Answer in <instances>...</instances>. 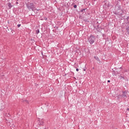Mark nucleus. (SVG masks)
Masks as SVG:
<instances>
[{"instance_id":"nucleus-1","label":"nucleus","mask_w":129,"mask_h":129,"mask_svg":"<svg viewBox=\"0 0 129 129\" xmlns=\"http://www.w3.org/2000/svg\"><path fill=\"white\" fill-rule=\"evenodd\" d=\"M26 7L27 8L28 10L29 11L31 10L32 11H34V9L36 8L33 3L30 2L26 4Z\"/></svg>"},{"instance_id":"nucleus-2","label":"nucleus","mask_w":129,"mask_h":129,"mask_svg":"<svg viewBox=\"0 0 129 129\" xmlns=\"http://www.w3.org/2000/svg\"><path fill=\"white\" fill-rule=\"evenodd\" d=\"M88 42L90 43V45H92L95 41V36L94 35H91L88 39Z\"/></svg>"},{"instance_id":"nucleus-3","label":"nucleus","mask_w":129,"mask_h":129,"mask_svg":"<svg viewBox=\"0 0 129 129\" xmlns=\"http://www.w3.org/2000/svg\"><path fill=\"white\" fill-rule=\"evenodd\" d=\"M126 94H127V92H126V91H123L122 97H123V98H126Z\"/></svg>"},{"instance_id":"nucleus-4","label":"nucleus","mask_w":129,"mask_h":129,"mask_svg":"<svg viewBox=\"0 0 129 129\" xmlns=\"http://www.w3.org/2000/svg\"><path fill=\"white\" fill-rule=\"evenodd\" d=\"M8 7L9 9H12V8H13V6H12L11 3H8Z\"/></svg>"},{"instance_id":"nucleus-5","label":"nucleus","mask_w":129,"mask_h":129,"mask_svg":"<svg viewBox=\"0 0 129 129\" xmlns=\"http://www.w3.org/2000/svg\"><path fill=\"white\" fill-rule=\"evenodd\" d=\"M94 59H95L96 60H97V61H100V60H99V58H98V57L94 56Z\"/></svg>"},{"instance_id":"nucleus-6","label":"nucleus","mask_w":129,"mask_h":129,"mask_svg":"<svg viewBox=\"0 0 129 129\" xmlns=\"http://www.w3.org/2000/svg\"><path fill=\"white\" fill-rule=\"evenodd\" d=\"M36 33L37 35H38V34H39V33H40V30L39 29H37V30H36Z\"/></svg>"},{"instance_id":"nucleus-7","label":"nucleus","mask_w":129,"mask_h":129,"mask_svg":"<svg viewBox=\"0 0 129 129\" xmlns=\"http://www.w3.org/2000/svg\"><path fill=\"white\" fill-rule=\"evenodd\" d=\"M40 122L41 125H43V124H44V121L43 120L40 121Z\"/></svg>"},{"instance_id":"nucleus-8","label":"nucleus","mask_w":129,"mask_h":129,"mask_svg":"<svg viewBox=\"0 0 129 129\" xmlns=\"http://www.w3.org/2000/svg\"><path fill=\"white\" fill-rule=\"evenodd\" d=\"M81 13H84V12H85V9H83L82 10H81Z\"/></svg>"},{"instance_id":"nucleus-9","label":"nucleus","mask_w":129,"mask_h":129,"mask_svg":"<svg viewBox=\"0 0 129 129\" xmlns=\"http://www.w3.org/2000/svg\"><path fill=\"white\" fill-rule=\"evenodd\" d=\"M99 28V25H97V28H96V30L98 32H99V30H98V28Z\"/></svg>"},{"instance_id":"nucleus-10","label":"nucleus","mask_w":129,"mask_h":129,"mask_svg":"<svg viewBox=\"0 0 129 129\" xmlns=\"http://www.w3.org/2000/svg\"><path fill=\"white\" fill-rule=\"evenodd\" d=\"M120 79H123V80H124V77H123L122 76H120Z\"/></svg>"},{"instance_id":"nucleus-11","label":"nucleus","mask_w":129,"mask_h":129,"mask_svg":"<svg viewBox=\"0 0 129 129\" xmlns=\"http://www.w3.org/2000/svg\"><path fill=\"white\" fill-rule=\"evenodd\" d=\"M74 8L75 9H76V8H77V5H75L74 6Z\"/></svg>"},{"instance_id":"nucleus-12","label":"nucleus","mask_w":129,"mask_h":129,"mask_svg":"<svg viewBox=\"0 0 129 129\" xmlns=\"http://www.w3.org/2000/svg\"><path fill=\"white\" fill-rule=\"evenodd\" d=\"M17 27H18V28H20V27H21V24H18L17 25Z\"/></svg>"},{"instance_id":"nucleus-13","label":"nucleus","mask_w":129,"mask_h":129,"mask_svg":"<svg viewBox=\"0 0 129 129\" xmlns=\"http://www.w3.org/2000/svg\"><path fill=\"white\" fill-rule=\"evenodd\" d=\"M119 2H124L125 0H118Z\"/></svg>"},{"instance_id":"nucleus-14","label":"nucleus","mask_w":129,"mask_h":129,"mask_svg":"<svg viewBox=\"0 0 129 129\" xmlns=\"http://www.w3.org/2000/svg\"><path fill=\"white\" fill-rule=\"evenodd\" d=\"M76 71H77V72H78L79 71V69H76Z\"/></svg>"},{"instance_id":"nucleus-15","label":"nucleus","mask_w":129,"mask_h":129,"mask_svg":"<svg viewBox=\"0 0 129 129\" xmlns=\"http://www.w3.org/2000/svg\"><path fill=\"white\" fill-rule=\"evenodd\" d=\"M83 71H86V69H83Z\"/></svg>"},{"instance_id":"nucleus-16","label":"nucleus","mask_w":129,"mask_h":129,"mask_svg":"<svg viewBox=\"0 0 129 129\" xmlns=\"http://www.w3.org/2000/svg\"><path fill=\"white\" fill-rule=\"evenodd\" d=\"M107 82H108V83H109V82H110V80H108V81H107Z\"/></svg>"},{"instance_id":"nucleus-17","label":"nucleus","mask_w":129,"mask_h":129,"mask_svg":"<svg viewBox=\"0 0 129 129\" xmlns=\"http://www.w3.org/2000/svg\"><path fill=\"white\" fill-rule=\"evenodd\" d=\"M127 111H129V108H127Z\"/></svg>"},{"instance_id":"nucleus-18","label":"nucleus","mask_w":129,"mask_h":129,"mask_svg":"<svg viewBox=\"0 0 129 129\" xmlns=\"http://www.w3.org/2000/svg\"><path fill=\"white\" fill-rule=\"evenodd\" d=\"M16 4H17V5H18V4H19V3L18 2H16Z\"/></svg>"},{"instance_id":"nucleus-19","label":"nucleus","mask_w":129,"mask_h":129,"mask_svg":"<svg viewBox=\"0 0 129 129\" xmlns=\"http://www.w3.org/2000/svg\"><path fill=\"white\" fill-rule=\"evenodd\" d=\"M115 15H117V14H116V13H115Z\"/></svg>"},{"instance_id":"nucleus-20","label":"nucleus","mask_w":129,"mask_h":129,"mask_svg":"<svg viewBox=\"0 0 129 129\" xmlns=\"http://www.w3.org/2000/svg\"><path fill=\"white\" fill-rule=\"evenodd\" d=\"M120 69H121V67L120 68Z\"/></svg>"},{"instance_id":"nucleus-21","label":"nucleus","mask_w":129,"mask_h":129,"mask_svg":"<svg viewBox=\"0 0 129 129\" xmlns=\"http://www.w3.org/2000/svg\"><path fill=\"white\" fill-rule=\"evenodd\" d=\"M113 74H114V73H113Z\"/></svg>"},{"instance_id":"nucleus-22","label":"nucleus","mask_w":129,"mask_h":129,"mask_svg":"<svg viewBox=\"0 0 129 129\" xmlns=\"http://www.w3.org/2000/svg\"><path fill=\"white\" fill-rule=\"evenodd\" d=\"M113 74H114V73H113Z\"/></svg>"},{"instance_id":"nucleus-23","label":"nucleus","mask_w":129,"mask_h":129,"mask_svg":"<svg viewBox=\"0 0 129 129\" xmlns=\"http://www.w3.org/2000/svg\"><path fill=\"white\" fill-rule=\"evenodd\" d=\"M93 69H94V68H93Z\"/></svg>"}]
</instances>
